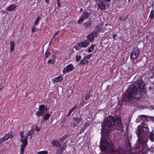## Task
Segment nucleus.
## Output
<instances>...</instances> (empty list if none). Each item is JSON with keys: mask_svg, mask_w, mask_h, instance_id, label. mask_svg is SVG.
Segmentation results:
<instances>
[{"mask_svg": "<svg viewBox=\"0 0 154 154\" xmlns=\"http://www.w3.org/2000/svg\"><path fill=\"white\" fill-rule=\"evenodd\" d=\"M116 119L112 116H109L102 123L101 137L100 145L102 151L108 149L112 152L115 151L114 145L108 137L112 130L115 129Z\"/></svg>", "mask_w": 154, "mask_h": 154, "instance_id": "f257e3e1", "label": "nucleus"}, {"mask_svg": "<svg viewBox=\"0 0 154 154\" xmlns=\"http://www.w3.org/2000/svg\"><path fill=\"white\" fill-rule=\"evenodd\" d=\"M140 89L135 85H130L126 91L122 98V101L126 103H132L134 100H137L141 97Z\"/></svg>", "mask_w": 154, "mask_h": 154, "instance_id": "f03ea898", "label": "nucleus"}, {"mask_svg": "<svg viewBox=\"0 0 154 154\" xmlns=\"http://www.w3.org/2000/svg\"><path fill=\"white\" fill-rule=\"evenodd\" d=\"M148 132L149 128L148 125L144 122H142L141 125L138 126L136 133L138 137L137 141V147H140V146H141V149H143L145 147L147 139L146 137H143V135Z\"/></svg>", "mask_w": 154, "mask_h": 154, "instance_id": "7ed1b4c3", "label": "nucleus"}, {"mask_svg": "<svg viewBox=\"0 0 154 154\" xmlns=\"http://www.w3.org/2000/svg\"><path fill=\"white\" fill-rule=\"evenodd\" d=\"M38 111L36 112L35 115L38 116H42L47 110V106H45L44 105H40L38 107Z\"/></svg>", "mask_w": 154, "mask_h": 154, "instance_id": "20e7f679", "label": "nucleus"}, {"mask_svg": "<svg viewBox=\"0 0 154 154\" xmlns=\"http://www.w3.org/2000/svg\"><path fill=\"white\" fill-rule=\"evenodd\" d=\"M140 53L139 49L137 48H133L130 55L131 59L134 60L139 56Z\"/></svg>", "mask_w": 154, "mask_h": 154, "instance_id": "39448f33", "label": "nucleus"}, {"mask_svg": "<svg viewBox=\"0 0 154 154\" xmlns=\"http://www.w3.org/2000/svg\"><path fill=\"white\" fill-rule=\"evenodd\" d=\"M116 125L115 126V129L122 131H123V126L122 124L121 120L119 118H116Z\"/></svg>", "mask_w": 154, "mask_h": 154, "instance_id": "423d86ee", "label": "nucleus"}, {"mask_svg": "<svg viewBox=\"0 0 154 154\" xmlns=\"http://www.w3.org/2000/svg\"><path fill=\"white\" fill-rule=\"evenodd\" d=\"M98 35V34H97L96 32H94L93 31L89 34L87 36V38L88 39V41L90 42H93L94 39V37H97Z\"/></svg>", "mask_w": 154, "mask_h": 154, "instance_id": "0eeeda50", "label": "nucleus"}, {"mask_svg": "<svg viewBox=\"0 0 154 154\" xmlns=\"http://www.w3.org/2000/svg\"><path fill=\"white\" fill-rule=\"evenodd\" d=\"M89 17V14L87 12H83L81 17L78 21V23H81L83 21L84 19L85 18L86 19L88 18Z\"/></svg>", "mask_w": 154, "mask_h": 154, "instance_id": "6e6552de", "label": "nucleus"}, {"mask_svg": "<svg viewBox=\"0 0 154 154\" xmlns=\"http://www.w3.org/2000/svg\"><path fill=\"white\" fill-rule=\"evenodd\" d=\"M137 85L139 88L142 91L146 93V89L144 88L145 84L141 81H139L137 83Z\"/></svg>", "mask_w": 154, "mask_h": 154, "instance_id": "1a4fd4ad", "label": "nucleus"}, {"mask_svg": "<svg viewBox=\"0 0 154 154\" xmlns=\"http://www.w3.org/2000/svg\"><path fill=\"white\" fill-rule=\"evenodd\" d=\"M73 69V66L72 64H69L66 67L64 68L63 70V74H66L67 72H69L72 71Z\"/></svg>", "mask_w": 154, "mask_h": 154, "instance_id": "9d476101", "label": "nucleus"}, {"mask_svg": "<svg viewBox=\"0 0 154 154\" xmlns=\"http://www.w3.org/2000/svg\"><path fill=\"white\" fill-rule=\"evenodd\" d=\"M90 44L89 41L88 40H85L79 44V46L80 47H86Z\"/></svg>", "mask_w": 154, "mask_h": 154, "instance_id": "9b49d317", "label": "nucleus"}, {"mask_svg": "<svg viewBox=\"0 0 154 154\" xmlns=\"http://www.w3.org/2000/svg\"><path fill=\"white\" fill-rule=\"evenodd\" d=\"M102 30V26L100 25V26H96L95 29L93 31L94 32L98 34L99 32H100Z\"/></svg>", "mask_w": 154, "mask_h": 154, "instance_id": "f8f14e48", "label": "nucleus"}, {"mask_svg": "<svg viewBox=\"0 0 154 154\" xmlns=\"http://www.w3.org/2000/svg\"><path fill=\"white\" fill-rule=\"evenodd\" d=\"M63 80V77L61 76H59L56 78L54 79H52V81L54 83H55V82H59Z\"/></svg>", "mask_w": 154, "mask_h": 154, "instance_id": "ddd939ff", "label": "nucleus"}, {"mask_svg": "<svg viewBox=\"0 0 154 154\" xmlns=\"http://www.w3.org/2000/svg\"><path fill=\"white\" fill-rule=\"evenodd\" d=\"M27 145V144H26L25 143H22V144L21 145L20 154H23L25 147Z\"/></svg>", "mask_w": 154, "mask_h": 154, "instance_id": "4468645a", "label": "nucleus"}, {"mask_svg": "<svg viewBox=\"0 0 154 154\" xmlns=\"http://www.w3.org/2000/svg\"><path fill=\"white\" fill-rule=\"evenodd\" d=\"M88 63V60L84 57L80 61V64L81 65H83Z\"/></svg>", "mask_w": 154, "mask_h": 154, "instance_id": "2eb2a0df", "label": "nucleus"}, {"mask_svg": "<svg viewBox=\"0 0 154 154\" xmlns=\"http://www.w3.org/2000/svg\"><path fill=\"white\" fill-rule=\"evenodd\" d=\"M98 6L99 8L102 10H104L105 8V5L103 2H100L98 5Z\"/></svg>", "mask_w": 154, "mask_h": 154, "instance_id": "dca6fc26", "label": "nucleus"}, {"mask_svg": "<svg viewBox=\"0 0 154 154\" xmlns=\"http://www.w3.org/2000/svg\"><path fill=\"white\" fill-rule=\"evenodd\" d=\"M51 143H52V146L53 147H58L60 146V143L58 142L57 140H53Z\"/></svg>", "mask_w": 154, "mask_h": 154, "instance_id": "f3484780", "label": "nucleus"}, {"mask_svg": "<svg viewBox=\"0 0 154 154\" xmlns=\"http://www.w3.org/2000/svg\"><path fill=\"white\" fill-rule=\"evenodd\" d=\"M16 6L14 5H12L9 6L7 9V10H8L9 11H12L14 10L16 8Z\"/></svg>", "mask_w": 154, "mask_h": 154, "instance_id": "a211bd4d", "label": "nucleus"}, {"mask_svg": "<svg viewBox=\"0 0 154 154\" xmlns=\"http://www.w3.org/2000/svg\"><path fill=\"white\" fill-rule=\"evenodd\" d=\"M14 42L13 41H11L10 43V48L11 52H12L14 50Z\"/></svg>", "mask_w": 154, "mask_h": 154, "instance_id": "6ab92c4d", "label": "nucleus"}, {"mask_svg": "<svg viewBox=\"0 0 154 154\" xmlns=\"http://www.w3.org/2000/svg\"><path fill=\"white\" fill-rule=\"evenodd\" d=\"M28 136L26 135V136H25L24 137V139H23V138H21L20 139V141L23 143H25L26 144H27V138Z\"/></svg>", "mask_w": 154, "mask_h": 154, "instance_id": "aec40b11", "label": "nucleus"}, {"mask_svg": "<svg viewBox=\"0 0 154 154\" xmlns=\"http://www.w3.org/2000/svg\"><path fill=\"white\" fill-rule=\"evenodd\" d=\"M84 25L85 28H86L90 27L91 26V22L90 21H88L84 23Z\"/></svg>", "mask_w": 154, "mask_h": 154, "instance_id": "412c9836", "label": "nucleus"}, {"mask_svg": "<svg viewBox=\"0 0 154 154\" xmlns=\"http://www.w3.org/2000/svg\"><path fill=\"white\" fill-rule=\"evenodd\" d=\"M12 133H10L9 134H6L4 137L5 140H7L8 138H11L13 137V136L12 135Z\"/></svg>", "mask_w": 154, "mask_h": 154, "instance_id": "4be33fe9", "label": "nucleus"}, {"mask_svg": "<svg viewBox=\"0 0 154 154\" xmlns=\"http://www.w3.org/2000/svg\"><path fill=\"white\" fill-rule=\"evenodd\" d=\"M154 134L152 132H151L150 133L149 136V139H150V140L152 141H153L154 140Z\"/></svg>", "mask_w": 154, "mask_h": 154, "instance_id": "5701e85b", "label": "nucleus"}, {"mask_svg": "<svg viewBox=\"0 0 154 154\" xmlns=\"http://www.w3.org/2000/svg\"><path fill=\"white\" fill-rule=\"evenodd\" d=\"M50 116V115L49 113L45 114L43 116L44 119L46 121L48 120Z\"/></svg>", "mask_w": 154, "mask_h": 154, "instance_id": "b1692460", "label": "nucleus"}, {"mask_svg": "<svg viewBox=\"0 0 154 154\" xmlns=\"http://www.w3.org/2000/svg\"><path fill=\"white\" fill-rule=\"evenodd\" d=\"M95 44L92 45L91 47L89 48L88 50V53L90 52H91L93 50L94 47L95 46Z\"/></svg>", "mask_w": 154, "mask_h": 154, "instance_id": "393cba45", "label": "nucleus"}, {"mask_svg": "<svg viewBox=\"0 0 154 154\" xmlns=\"http://www.w3.org/2000/svg\"><path fill=\"white\" fill-rule=\"evenodd\" d=\"M154 11L153 10H152L151 11L150 14L149 16V17L151 19H153L154 17Z\"/></svg>", "mask_w": 154, "mask_h": 154, "instance_id": "a878e982", "label": "nucleus"}, {"mask_svg": "<svg viewBox=\"0 0 154 154\" xmlns=\"http://www.w3.org/2000/svg\"><path fill=\"white\" fill-rule=\"evenodd\" d=\"M74 120L78 123H79L81 120L80 117H78L74 118H73Z\"/></svg>", "mask_w": 154, "mask_h": 154, "instance_id": "bb28decb", "label": "nucleus"}, {"mask_svg": "<svg viewBox=\"0 0 154 154\" xmlns=\"http://www.w3.org/2000/svg\"><path fill=\"white\" fill-rule=\"evenodd\" d=\"M48 152L47 151H43L38 152V154H47Z\"/></svg>", "mask_w": 154, "mask_h": 154, "instance_id": "cd10ccee", "label": "nucleus"}, {"mask_svg": "<svg viewBox=\"0 0 154 154\" xmlns=\"http://www.w3.org/2000/svg\"><path fill=\"white\" fill-rule=\"evenodd\" d=\"M40 17H38L35 20V22L34 25H35L38 23L39 21L40 20Z\"/></svg>", "mask_w": 154, "mask_h": 154, "instance_id": "c85d7f7f", "label": "nucleus"}, {"mask_svg": "<svg viewBox=\"0 0 154 154\" xmlns=\"http://www.w3.org/2000/svg\"><path fill=\"white\" fill-rule=\"evenodd\" d=\"M152 152L153 153L154 152V151H153L152 150V149H149L147 150V151L146 152V154H151L150 153Z\"/></svg>", "mask_w": 154, "mask_h": 154, "instance_id": "c756f323", "label": "nucleus"}, {"mask_svg": "<svg viewBox=\"0 0 154 154\" xmlns=\"http://www.w3.org/2000/svg\"><path fill=\"white\" fill-rule=\"evenodd\" d=\"M51 53L47 51L45 53V57H49L51 55Z\"/></svg>", "mask_w": 154, "mask_h": 154, "instance_id": "7c9ffc66", "label": "nucleus"}, {"mask_svg": "<svg viewBox=\"0 0 154 154\" xmlns=\"http://www.w3.org/2000/svg\"><path fill=\"white\" fill-rule=\"evenodd\" d=\"M81 56L80 55H77L76 57V61H79L81 59Z\"/></svg>", "mask_w": 154, "mask_h": 154, "instance_id": "2f4dec72", "label": "nucleus"}, {"mask_svg": "<svg viewBox=\"0 0 154 154\" xmlns=\"http://www.w3.org/2000/svg\"><path fill=\"white\" fill-rule=\"evenodd\" d=\"M92 55V54H89L86 56H85V57L86 58H87V60H88V59H90V58L91 56Z\"/></svg>", "mask_w": 154, "mask_h": 154, "instance_id": "473e14b6", "label": "nucleus"}, {"mask_svg": "<svg viewBox=\"0 0 154 154\" xmlns=\"http://www.w3.org/2000/svg\"><path fill=\"white\" fill-rule=\"evenodd\" d=\"M77 108V106H76V105H75L73 106L70 110H71V111L72 112L74 110H75Z\"/></svg>", "mask_w": 154, "mask_h": 154, "instance_id": "72a5a7b5", "label": "nucleus"}, {"mask_svg": "<svg viewBox=\"0 0 154 154\" xmlns=\"http://www.w3.org/2000/svg\"><path fill=\"white\" fill-rule=\"evenodd\" d=\"M23 132L22 131H21L20 132V136L21 138H23Z\"/></svg>", "mask_w": 154, "mask_h": 154, "instance_id": "f704fd0d", "label": "nucleus"}, {"mask_svg": "<svg viewBox=\"0 0 154 154\" xmlns=\"http://www.w3.org/2000/svg\"><path fill=\"white\" fill-rule=\"evenodd\" d=\"M127 19V18L126 17L122 18L121 17H119V19L121 21L123 20V21H125Z\"/></svg>", "mask_w": 154, "mask_h": 154, "instance_id": "c9c22d12", "label": "nucleus"}, {"mask_svg": "<svg viewBox=\"0 0 154 154\" xmlns=\"http://www.w3.org/2000/svg\"><path fill=\"white\" fill-rule=\"evenodd\" d=\"M90 97V95L89 94H87L85 97V99L87 100Z\"/></svg>", "mask_w": 154, "mask_h": 154, "instance_id": "e433bc0d", "label": "nucleus"}, {"mask_svg": "<svg viewBox=\"0 0 154 154\" xmlns=\"http://www.w3.org/2000/svg\"><path fill=\"white\" fill-rule=\"evenodd\" d=\"M58 33H59V31H57V32H56L54 33V36H53V37L52 38H53L55 37L56 35H57Z\"/></svg>", "mask_w": 154, "mask_h": 154, "instance_id": "4c0bfd02", "label": "nucleus"}, {"mask_svg": "<svg viewBox=\"0 0 154 154\" xmlns=\"http://www.w3.org/2000/svg\"><path fill=\"white\" fill-rule=\"evenodd\" d=\"M34 130H35L34 128H32L31 129H30L29 131H30V132L31 133V132H32V134H33V132L34 131Z\"/></svg>", "mask_w": 154, "mask_h": 154, "instance_id": "58836bf2", "label": "nucleus"}, {"mask_svg": "<svg viewBox=\"0 0 154 154\" xmlns=\"http://www.w3.org/2000/svg\"><path fill=\"white\" fill-rule=\"evenodd\" d=\"M67 137V136H66L65 137H63L62 138L60 139V140H61L62 142L63 141V140H65Z\"/></svg>", "mask_w": 154, "mask_h": 154, "instance_id": "ea45409f", "label": "nucleus"}, {"mask_svg": "<svg viewBox=\"0 0 154 154\" xmlns=\"http://www.w3.org/2000/svg\"><path fill=\"white\" fill-rule=\"evenodd\" d=\"M26 135L27 136H29L31 135V133L30 131H28V132L27 133Z\"/></svg>", "mask_w": 154, "mask_h": 154, "instance_id": "a19ab883", "label": "nucleus"}, {"mask_svg": "<svg viewBox=\"0 0 154 154\" xmlns=\"http://www.w3.org/2000/svg\"><path fill=\"white\" fill-rule=\"evenodd\" d=\"M53 60L52 59H50L48 61V63H53L52 62V61Z\"/></svg>", "mask_w": 154, "mask_h": 154, "instance_id": "79ce46f5", "label": "nucleus"}, {"mask_svg": "<svg viewBox=\"0 0 154 154\" xmlns=\"http://www.w3.org/2000/svg\"><path fill=\"white\" fill-rule=\"evenodd\" d=\"M32 33H33L34 32H35V29L34 27V26H33L32 28Z\"/></svg>", "mask_w": 154, "mask_h": 154, "instance_id": "37998d69", "label": "nucleus"}, {"mask_svg": "<svg viewBox=\"0 0 154 154\" xmlns=\"http://www.w3.org/2000/svg\"><path fill=\"white\" fill-rule=\"evenodd\" d=\"M146 115H140L139 116V117H144V118H146Z\"/></svg>", "mask_w": 154, "mask_h": 154, "instance_id": "c03bdc74", "label": "nucleus"}, {"mask_svg": "<svg viewBox=\"0 0 154 154\" xmlns=\"http://www.w3.org/2000/svg\"><path fill=\"white\" fill-rule=\"evenodd\" d=\"M85 128L84 127V128H82L80 132V134L82 132L84 131L85 129Z\"/></svg>", "mask_w": 154, "mask_h": 154, "instance_id": "a18cd8bd", "label": "nucleus"}, {"mask_svg": "<svg viewBox=\"0 0 154 154\" xmlns=\"http://www.w3.org/2000/svg\"><path fill=\"white\" fill-rule=\"evenodd\" d=\"M35 128L36 130L38 131H39L40 130V129L39 128H38V127L37 125H36Z\"/></svg>", "mask_w": 154, "mask_h": 154, "instance_id": "49530a36", "label": "nucleus"}, {"mask_svg": "<svg viewBox=\"0 0 154 154\" xmlns=\"http://www.w3.org/2000/svg\"><path fill=\"white\" fill-rule=\"evenodd\" d=\"M72 112V111H71V110H70L68 112V113H67V115L68 116H69L71 114V113Z\"/></svg>", "mask_w": 154, "mask_h": 154, "instance_id": "de8ad7c7", "label": "nucleus"}, {"mask_svg": "<svg viewBox=\"0 0 154 154\" xmlns=\"http://www.w3.org/2000/svg\"><path fill=\"white\" fill-rule=\"evenodd\" d=\"M4 141L3 138H0V144H2Z\"/></svg>", "mask_w": 154, "mask_h": 154, "instance_id": "09e8293b", "label": "nucleus"}, {"mask_svg": "<svg viewBox=\"0 0 154 154\" xmlns=\"http://www.w3.org/2000/svg\"><path fill=\"white\" fill-rule=\"evenodd\" d=\"M60 2H57V4L58 6L59 7H60L61 6V5L60 4Z\"/></svg>", "mask_w": 154, "mask_h": 154, "instance_id": "8fccbe9b", "label": "nucleus"}, {"mask_svg": "<svg viewBox=\"0 0 154 154\" xmlns=\"http://www.w3.org/2000/svg\"><path fill=\"white\" fill-rule=\"evenodd\" d=\"M88 126H89V124L88 123H85V126H84V127L85 128L86 127Z\"/></svg>", "mask_w": 154, "mask_h": 154, "instance_id": "3c124183", "label": "nucleus"}, {"mask_svg": "<svg viewBox=\"0 0 154 154\" xmlns=\"http://www.w3.org/2000/svg\"><path fill=\"white\" fill-rule=\"evenodd\" d=\"M3 86L0 85V91H1V89L3 88Z\"/></svg>", "mask_w": 154, "mask_h": 154, "instance_id": "603ef678", "label": "nucleus"}, {"mask_svg": "<svg viewBox=\"0 0 154 154\" xmlns=\"http://www.w3.org/2000/svg\"><path fill=\"white\" fill-rule=\"evenodd\" d=\"M116 37V34H114L113 35V38L114 39Z\"/></svg>", "mask_w": 154, "mask_h": 154, "instance_id": "864d4df0", "label": "nucleus"}, {"mask_svg": "<svg viewBox=\"0 0 154 154\" xmlns=\"http://www.w3.org/2000/svg\"><path fill=\"white\" fill-rule=\"evenodd\" d=\"M45 2L48 3L49 2V0H45Z\"/></svg>", "mask_w": 154, "mask_h": 154, "instance_id": "5fc2aeb1", "label": "nucleus"}, {"mask_svg": "<svg viewBox=\"0 0 154 154\" xmlns=\"http://www.w3.org/2000/svg\"><path fill=\"white\" fill-rule=\"evenodd\" d=\"M65 149V148L64 147H63L62 148H61V151H63L64 149Z\"/></svg>", "mask_w": 154, "mask_h": 154, "instance_id": "6e6d98bb", "label": "nucleus"}, {"mask_svg": "<svg viewBox=\"0 0 154 154\" xmlns=\"http://www.w3.org/2000/svg\"><path fill=\"white\" fill-rule=\"evenodd\" d=\"M3 138V140H4V141L5 140H5V138H4V137H3L2 138Z\"/></svg>", "mask_w": 154, "mask_h": 154, "instance_id": "4d7b16f0", "label": "nucleus"}, {"mask_svg": "<svg viewBox=\"0 0 154 154\" xmlns=\"http://www.w3.org/2000/svg\"><path fill=\"white\" fill-rule=\"evenodd\" d=\"M106 0V1H107V2H110V1H111V0Z\"/></svg>", "mask_w": 154, "mask_h": 154, "instance_id": "13d9d810", "label": "nucleus"}, {"mask_svg": "<svg viewBox=\"0 0 154 154\" xmlns=\"http://www.w3.org/2000/svg\"><path fill=\"white\" fill-rule=\"evenodd\" d=\"M129 147H131V144H130V143H129Z\"/></svg>", "mask_w": 154, "mask_h": 154, "instance_id": "bf43d9fd", "label": "nucleus"}, {"mask_svg": "<svg viewBox=\"0 0 154 154\" xmlns=\"http://www.w3.org/2000/svg\"><path fill=\"white\" fill-rule=\"evenodd\" d=\"M84 102H83L82 103V106H84Z\"/></svg>", "mask_w": 154, "mask_h": 154, "instance_id": "052dcab7", "label": "nucleus"}, {"mask_svg": "<svg viewBox=\"0 0 154 154\" xmlns=\"http://www.w3.org/2000/svg\"><path fill=\"white\" fill-rule=\"evenodd\" d=\"M73 125L74 126V127H75V123H73Z\"/></svg>", "mask_w": 154, "mask_h": 154, "instance_id": "680f3d73", "label": "nucleus"}, {"mask_svg": "<svg viewBox=\"0 0 154 154\" xmlns=\"http://www.w3.org/2000/svg\"><path fill=\"white\" fill-rule=\"evenodd\" d=\"M30 136H30V139H31L32 138V136L31 135H30Z\"/></svg>", "mask_w": 154, "mask_h": 154, "instance_id": "e2e57ef3", "label": "nucleus"}, {"mask_svg": "<svg viewBox=\"0 0 154 154\" xmlns=\"http://www.w3.org/2000/svg\"><path fill=\"white\" fill-rule=\"evenodd\" d=\"M76 47H75V48L76 49V50H77V49L76 48Z\"/></svg>", "mask_w": 154, "mask_h": 154, "instance_id": "0e129e2a", "label": "nucleus"}, {"mask_svg": "<svg viewBox=\"0 0 154 154\" xmlns=\"http://www.w3.org/2000/svg\"><path fill=\"white\" fill-rule=\"evenodd\" d=\"M60 0H57V2H60Z\"/></svg>", "mask_w": 154, "mask_h": 154, "instance_id": "69168bd1", "label": "nucleus"}, {"mask_svg": "<svg viewBox=\"0 0 154 154\" xmlns=\"http://www.w3.org/2000/svg\"><path fill=\"white\" fill-rule=\"evenodd\" d=\"M80 10H81V11H82V8H81V9H80Z\"/></svg>", "mask_w": 154, "mask_h": 154, "instance_id": "338daca9", "label": "nucleus"}, {"mask_svg": "<svg viewBox=\"0 0 154 154\" xmlns=\"http://www.w3.org/2000/svg\"><path fill=\"white\" fill-rule=\"evenodd\" d=\"M130 0H128V1L129 2Z\"/></svg>", "mask_w": 154, "mask_h": 154, "instance_id": "774afa93", "label": "nucleus"}]
</instances>
